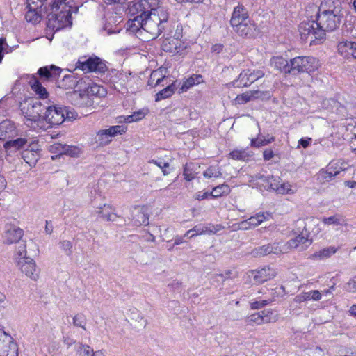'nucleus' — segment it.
I'll list each match as a JSON object with an SVG mask.
<instances>
[{
	"mask_svg": "<svg viewBox=\"0 0 356 356\" xmlns=\"http://www.w3.org/2000/svg\"><path fill=\"white\" fill-rule=\"evenodd\" d=\"M316 10V26H320L316 34L320 39H325V32L336 29L341 23V5L339 0H324Z\"/></svg>",
	"mask_w": 356,
	"mask_h": 356,
	"instance_id": "obj_1",
	"label": "nucleus"
},
{
	"mask_svg": "<svg viewBox=\"0 0 356 356\" xmlns=\"http://www.w3.org/2000/svg\"><path fill=\"white\" fill-rule=\"evenodd\" d=\"M47 15V26L59 31L72 25V13H76L78 8L73 0H49V6L44 7Z\"/></svg>",
	"mask_w": 356,
	"mask_h": 356,
	"instance_id": "obj_2",
	"label": "nucleus"
},
{
	"mask_svg": "<svg viewBox=\"0 0 356 356\" xmlns=\"http://www.w3.org/2000/svg\"><path fill=\"white\" fill-rule=\"evenodd\" d=\"M168 20L166 9L158 10V13L152 12L151 15L145 16L143 31L149 34V39L156 38L165 29V24Z\"/></svg>",
	"mask_w": 356,
	"mask_h": 356,
	"instance_id": "obj_3",
	"label": "nucleus"
},
{
	"mask_svg": "<svg viewBox=\"0 0 356 356\" xmlns=\"http://www.w3.org/2000/svg\"><path fill=\"white\" fill-rule=\"evenodd\" d=\"M291 73H311L318 67V60L312 56H297L291 59Z\"/></svg>",
	"mask_w": 356,
	"mask_h": 356,
	"instance_id": "obj_4",
	"label": "nucleus"
},
{
	"mask_svg": "<svg viewBox=\"0 0 356 356\" xmlns=\"http://www.w3.org/2000/svg\"><path fill=\"white\" fill-rule=\"evenodd\" d=\"M159 0H139L132 2L128 8L129 14L135 15L140 13L144 16L151 15L152 12L158 13V10L165 9L159 5Z\"/></svg>",
	"mask_w": 356,
	"mask_h": 356,
	"instance_id": "obj_5",
	"label": "nucleus"
},
{
	"mask_svg": "<svg viewBox=\"0 0 356 356\" xmlns=\"http://www.w3.org/2000/svg\"><path fill=\"white\" fill-rule=\"evenodd\" d=\"M316 24V19H308L302 22L299 25V31L302 39L309 41L311 44H317L324 40L317 37L316 33L320 30V26Z\"/></svg>",
	"mask_w": 356,
	"mask_h": 356,
	"instance_id": "obj_6",
	"label": "nucleus"
},
{
	"mask_svg": "<svg viewBox=\"0 0 356 356\" xmlns=\"http://www.w3.org/2000/svg\"><path fill=\"white\" fill-rule=\"evenodd\" d=\"M44 115L46 120L50 122L52 127L61 124L67 118H72V113L67 111L65 107L56 105L47 106Z\"/></svg>",
	"mask_w": 356,
	"mask_h": 356,
	"instance_id": "obj_7",
	"label": "nucleus"
},
{
	"mask_svg": "<svg viewBox=\"0 0 356 356\" xmlns=\"http://www.w3.org/2000/svg\"><path fill=\"white\" fill-rule=\"evenodd\" d=\"M76 67L86 72H95L97 73H104L107 67L105 63L97 56L86 58L83 57L79 59Z\"/></svg>",
	"mask_w": 356,
	"mask_h": 356,
	"instance_id": "obj_8",
	"label": "nucleus"
},
{
	"mask_svg": "<svg viewBox=\"0 0 356 356\" xmlns=\"http://www.w3.org/2000/svg\"><path fill=\"white\" fill-rule=\"evenodd\" d=\"M77 85L79 89H83L85 94L89 98L92 96L102 97L106 95V90L103 86L93 83L88 77L79 80Z\"/></svg>",
	"mask_w": 356,
	"mask_h": 356,
	"instance_id": "obj_9",
	"label": "nucleus"
},
{
	"mask_svg": "<svg viewBox=\"0 0 356 356\" xmlns=\"http://www.w3.org/2000/svg\"><path fill=\"white\" fill-rule=\"evenodd\" d=\"M18 269L27 277L33 281L38 280L40 277V268L37 266L35 261L32 258H21L16 262Z\"/></svg>",
	"mask_w": 356,
	"mask_h": 356,
	"instance_id": "obj_10",
	"label": "nucleus"
},
{
	"mask_svg": "<svg viewBox=\"0 0 356 356\" xmlns=\"http://www.w3.org/2000/svg\"><path fill=\"white\" fill-rule=\"evenodd\" d=\"M20 110L24 121L35 119L42 112V105L36 99H29L20 104Z\"/></svg>",
	"mask_w": 356,
	"mask_h": 356,
	"instance_id": "obj_11",
	"label": "nucleus"
},
{
	"mask_svg": "<svg viewBox=\"0 0 356 356\" xmlns=\"http://www.w3.org/2000/svg\"><path fill=\"white\" fill-rule=\"evenodd\" d=\"M40 145L36 141H31L29 145L21 152V156L23 160L31 168L34 167L40 158Z\"/></svg>",
	"mask_w": 356,
	"mask_h": 356,
	"instance_id": "obj_12",
	"label": "nucleus"
},
{
	"mask_svg": "<svg viewBox=\"0 0 356 356\" xmlns=\"http://www.w3.org/2000/svg\"><path fill=\"white\" fill-rule=\"evenodd\" d=\"M264 75V73L261 70H245L240 73L234 83L237 87H247Z\"/></svg>",
	"mask_w": 356,
	"mask_h": 356,
	"instance_id": "obj_13",
	"label": "nucleus"
},
{
	"mask_svg": "<svg viewBox=\"0 0 356 356\" xmlns=\"http://www.w3.org/2000/svg\"><path fill=\"white\" fill-rule=\"evenodd\" d=\"M310 244L311 242L308 239L307 236L298 235L286 243H282V253L288 252L293 249H296L298 251H303L307 249Z\"/></svg>",
	"mask_w": 356,
	"mask_h": 356,
	"instance_id": "obj_14",
	"label": "nucleus"
},
{
	"mask_svg": "<svg viewBox=\"0 0 356 356\" xmlns=\"http://www.w3.org/2000/svg\"><path fill=\"white\" fill-rule=\"evenodd\" d=\"M248 276L254 284H262L275 276V271L269 266H266L257 270H251Z\"/></svg>",
	"mask_w": 356,
	"mask_h": 356,
	"instance_id": "obj_15",
	"label": "nucleus"
},
{
	"mask_svg": "<svg viewBox=\"0 0 356 356\" xmlns=\"http://www.w3.org/2000/svg\"><path fill=\"white\" fill-rule=\"evenodd\" d=\"M269 181L272 191L278 194H294L297 191L296 185H293L289 181H282L280 177L270 178L268 179Z\"/></svg>",
	"mask_w": 356,
	"mask_h": 356,
	"instance_id": "obj_16",
	"label": "nucleus"
},
{
	"mask_svg": "<svg viewBox=\"0 0 356 356\" xmlns=\"http://www.w3.org/2000/svg\"><path fill=\"white\" fill-rule=\"evenodd\" d=\"M235 32L243 38L254 37L257 33V26L250 18L245 19L242 23L239 22L232 26Z\"/></svg>",
	"mask_w": 356,
	"mask_h": 356,
	"instance_id": "obj_17",
	"label": "nucleus"
},
{
	"mask_svg": "<svg viewBox=\"0 0 356 356\" xmlns=\"http://www.w3.org/2000/svg\"><path fill=\"white\" fill-rule=\"evenodd\" d=\"M23 234V230L19 227L11 224L6 225L3 235V242L6 244L17 243L20 241Z\"/></svg>",
	"mask_w": 356,
	"mask_h": 356,
	"instance_id": "obj_18",
	"label": "nucleus"
},
{
	"mask_svg": "<svg viewBox=\"0 0 356 356\" xmlns=\"http://www.w3.org/2000/svg\"><path fill=\"white\" fill-rule=\"evenodd\" d=\"M164 51L172 54H182L186 49V44L182 40L176 38H165L161 44Z\"/></svg>",
	"mask_w": 356,
	"mask_h": 356,
	"instance_id": "obj_19",
	"label": "nucleus"
},
{
	"mask_svg": "<svg viewBox=\"0 0 356 356\" xmlns=\"http://www.w3.org/2000/svg\"><path fill=\"white\" fill-rule=\"evenodd\" d=\"M283 254L282 243H268L254 248L252 251L254 257H264L269 254Z\"/></svg>",
	"mask_w": 356,
	"mask_h": 356,
	"instance_id": "obj_20",
	"label": "nucleus"
},
{
	"mask_svg": "<svg viewBox=\"0 0 356 356\" xmlns=\"http://www.w3.org/2000/svg\"><path fill=\"white\" fill-rule=\"evenodd\" d=\"M24 124L36 132L44 131L52 127L50 122L46 120V115L42 117L40 114L35 119L24 121Z\"/></svg>",
	"mask_w": 356,
	"mask_h": 356,
	"instance_id": "obj_21",
	"label": "nucleus"
},
{
	"mask_svg": "<svg viewBox=\"0 0 356 356\" xmlns=\"http://www.w3.org/2000/svg\"><path fill=\"white\" fill-rule=\"evenodd\" d=\"M79 90V91L75 90L69 93L67 95L68 99L72 102V104L76 106H90L92 104L91 98H89L87 95L85 94L83 88Z\"/></svg>",
	"mask_w": 356,
	"mask_h": 356,
	"instance_id": "obj_22",
	"label": "nucleus"
},
{
	"mask_svg": "<svg viewBox=\"0 0 356 356\" xmlns=\"http://www.w3.org/2000/svg\"><path fill=\"white\" fill-rule=\"evenodd\" d=\"M339 54L343 58H356V42L352 41H341L337 46Z\"/></svg>",
	"mask_w": 356,
	"mask_h": 356,
	"instance_id": "obj_23",
	"label": "nucleus"
},
{
	"mask_svg": "<svg viewBox=\"0 0 356 356\" xmlns=\"http://www.w3.org/2000/svg\"><path fill=\"white\" fill-rule=\"evenodd\" d=\"M29 143L31 141H29L25 138H19L6 141L3 145V147L8 154L15 153L17 151L21 152L29 145Z\"/></svg>",
	"mask_w": 356,
	"mask_h": 356,
	"instance_id": "obj_24",
	"label": "nucleus"
},
{
	"mask_svg": "<svg viewBox=\"0 0 356 356\" xmlns=\"http://www.w3.org/2000/svg\"><path fill=\"white\" fill-rule=\"evenodd\" d=\"M267 95V92H263L260 90H251L241 95H238L234 99V103L236 104H243L253 99H264Z\"/></svg>",
	"mask_w": 356,
	"mask_h": 356,
	"instance_id": "obj_25",
	"label": "nucleus"
},
{
	"mask_svg": "<svg viewBox=\"0 0 356 356\" xmlns=\"http://www.w3.org/2000/svg\"><path fill=\"white\" fill-rule=\"evenodd\" d=\"M222 229V225L219 224L214 225L209 223L207 225H196L192 229V231H194V233L190 236V238H193L197 235L216 234Z\"/></svg>",
	"mask_w": 356,
	"mask_h": 356,
	"instance_id": "obj_26",
	"label": "nucleus"
},
{
	"mask_svg": "<svg viewBox=\"0 0 356 356\" xmlns=\"http://www.w3.org/2000/svg\"><path fill=\"white\" fill-rule=\"evenodd\" d=\"M0 356H17V344L10 335L9 339L0 341Z\"/></svg>",
	"mask_w": 356,
	"mask_h": 356,
	"instance_id": "obj_27",
	"label": "nucleus"
},
{
	"mask_svg": "<svg viewBox=\"0 0 356 356\" xmlns=\"http://www.w3.org/2000/svg\"><path fill=\"white\" fill-rule=\"evenodd\" d=\"M164 71L165 70L161 68L154 70L150 74L148 81V86L151 87H156L160 85L163 86L165 84H168V79L164 74Z\"/></svg>",
	"mask_w": 356,
	"mask_h": 356,
	"instance_id": "obj_28",
	"label": "nucleus"
},
{
	"mask_svg": "<svg viewBox=\"0 0 356 356\" xmlns=\"http://www.w3.org/2000/svg\"><path fill=\"white\" fill-rule=\"evenodd\" d=\"M134 16L133 19L127 22V30L132 33H140L143 31L145 16L140 13Z\"/></svg>",
	"mask_w": 356,
	"mask_h": 356,
	"instance_id": "obj_29",
	"label": "nucleus"
},
{
	"mask_svg": "<svg viewBox=\"0 0 356 356\" xmlns=\"http://www.w3.org/2000/svg\"><path fill=\"white\" fill-rule=\"evenodd\" d=\"M322 222L325 225L337 227L338 229L347 225L346 218L339 213L329 217H323Z\"/></svg>",
	"mask_w": 356,
	"mask_h": 356,
	"instance_id": "obj_30",
	"label": "nucleus"
},
{
	"mask_svg": "<svg viewBox=\"0 0 356 356\" xmlns=\"http://www.w3.org/2000/svg\"><path fill=\"white\" fill-rule=\"evenodd\" d=\"M249 18L248 12L244 6L239 5L234 8L232 15L230 19L232 26L238 24L239 22L242 23L245 19Z\"/></svg>",
	"mask_w": 356,
	"mask_h": 356,
	"instance_id": "obj_31",
	"label": "nucleus"
},
{
	"mask_svg": "<svg viewBox=\"0 0 356 356\" xmlns=\"http://www.w3.org/2000/svg\"><path fill=\"white\" fill-rule=\"evenodd\" d=\"M15 134V127L10 120H3L0 123V140H4Z\"/></svg>",
	"mask_w": 356,
	"mask_h": 356,
	"instance_id": "obj_32",
	"label": "nucleus"
},
{
	"mask_svg": "<svg viewBox=\"0 0 356 356\" xmlns=\"http://www.w3.org/2000/svg\"><path fill=\"white\" fill-rule=\"evenodd\" d=\"M61 70L60 67H56L55 65L51 66H45L40 67L38 74L42 78H44L46 80H50L51 79H56L58 76H59Z\"/></svg>",
	"mask_w": 356,
	"mask_h": 356,
	"instance_id": "obj_33",
	"label": "nucleus"
},
{
	"mask_svg": "<svg viewBox=\"0 0 356 356\" xmlns=\"http://www.w3.org/2000/svg\"><path fill=\"white\" fill-rule=\"evenodd\" d=\"M149 215L146 208L142 207L136 209L133 216L134 223L137 226L147 225L149 224Z\"/></svg>",
	"mask_w": 356,
	"mask_h": 356,
	"instance_id": "obj_34",
	"label": "nucleus"
},
{
	"mask_svg": "<svg viewBox=\"0 0 356 356\" xmlns=\"http://www.w3.org/2000/svg\"><path fill=\"white\" fill-rule=\"evenodd\" d=\"M96 213L100 218L106 221H113L116 218L114 209L109 204H104L102 207H98Z\"/></svg>",
	"mask_w": 356,
	"mask_h": 356,
	"instance_id": "obj_35",
	"label": "nucleus"
},
{
	"mask_svg": "<svg viewBox=\"0 0 356 356\" xmlns=\"http://www.w3.org/2000/svg\"><path fill=\"white\" fill-rule=\"evenodd\" d=\"M271 65L275 68L279 70L284 73H291V60L289 62L287 60L282 57H273L270 60Z\"/></svg>",
	"mask_w": 356,
	"mask_h": 356,
	"instance_id": "obj_36",
	"label": "nucleus"
},
{
	"mask_svg": "<svg viewBox=\"0 0 356 356\" xmlns=\"http://www.w3.org/2000/svg\"><path fill=\"white\" fill-rule=\"evenodd\" d=\"M29 85L31 86V89L37 95H38L40 98H47L48 92L46 88L42 86L35 75H33L31 76V79L29 80Z\"/></svg>",
	"mask_w": 356,
	"mask_h": 356,
	"instance_id": "obj_37",
	"label": "nucleus"
},
{
	"mask_svg": "<svg viewBox=\"0 0 356 356\" xmlns=\"http://www.w3.org/2000/svg\"><path fill=\"white\" fill-rule=\"evenodd\" d=\"M252 151L245 149H235L229 154V157L234 160L247 161L253 156Z\"/></svg>",
	"mask_w": 356,
	"mask_h": 356,
	"instance_id": "obj_38",
	"label": "nucleus"
},
{
	"mask_svg": "<svg viewBox=\"0 0 356 356\" xmlns=\"http://www.w3.org/2000/svg\"><path fill=\"white\" fill-rule=\"evenodd\" d=\"M203 82V77L200 74H193L191 76L186 79L181 86V90L185 92L195 85H197Z\"/></svg>",
	"mask_w": 356,
	"mask_h": 356,
	"instance_id": "obj_39",
	"label": "nucleus"
},
{
	"mask_svg": "<svg viewBox=\"0 0 356 356\" xmlns=\"http://www.w3.org/2000/svg\"><path fill=\"white\" fill-rule=\"evenodd\" d=\"M79 81L72 74L65 75L63 79L59 82V87L65 89L73 88L75 86L78 87L77 82Z\"/></svg>",
	"mask_w": 356,
	"mask_h": 356,
	"instance_id": "obj_40",
	"label": "nucleus"
},
{
	"mask_svg": "<svg viewBox=\"0 0 356 356\" xmlns=\"http://www.w3.org/2000/svg\"><path fill=\"white\" fill-rule=\"evenodd\" d=\"M230 192L231 188L229 186L223 184L214 187L213 191L211 192V196L213 197H220L229 194Z\"/></svg>",
	"mask_w": 356,
	"mask_h": 356,
	"instance_id": "obj_41",
	"label": "nucleus"
},
{
	"mask_svg": "<svg viewBox=\"0 0 356 356\" xmlns=\"http://www.w3.org/2000/svg\"><path fill=\"white\" fill-rule=\"evenodd\" d=\"M148 113L149 109L147 108H143L138 111L134 112L132 115H127L125 118V122L127 123H131L133 122L139 121L143 119Z\"/></svg>",
	"mask_w": 356,
	"mask_h": 356,
	"instance_id": "obj_42",
	"label": "nucleus"
},
{
	"mask_svg": "<svg viewBox=\"0 0 356 356\" xmlns=\"http://www.w3.org/2000/svg\"><path fill=\"white\" fill-rule=\"evenodd\" d=\"M166 88L159 92L156 95V101H160L161 99L170 97L175 92L176 88L175 83L167 84Z\"/></svg>",
	"mask_w": 356,
	"mask_h": 356,
	"instance_id": "obj_43",
	"label": "nucleus"
},
{
	"mask_svg": "<svg viewBox=\"0 0 356 356\" xmlns=\"http://www.w3.org/2000/svg\"><path fill=\"white\" fill-rule=\"evenodd\" d=\"M275 140V137L270 136L268 138H263L260 134H258L256 138H253L250 141V146L254 147H260L267 145Z\"/></svg>",
	"mask_w": 356,
	"mask_h": 356,
	"instance_id": "obj_44",
	"label": "nucleus"
},
{
	"mask_svg": "<svg viewBox=\"0 0 356 356\" xmlns=\"http://www.w3.org/2000/svg\"><path fill=\"white\" fill-rule=\"evenodd\" d=\"M337 252V248L334 246H330L326 248H323L316 252H315L313 255V258L324 259L330 257L331 255L334 254Z\"/></svg>",
	"mask_w": 356,
	"mask_h": 356,
	"instance_id": "obj_45",
	"label": "nucleus"
},
{
	"mask_svg": "<svg viewBox=\"0 0 356 356\" xmlns=\"http://www.w3.org/2000/svg\"><path fill=\"white\" fill-rule=\"evenodd\" d=\"M27 251H26V245L24 241L18 242V245L17 247L15 254V263L18 262L21 258L22 259H29V257H27Z\"/></svg>",
	"mask_w": 356,
	"mask_h": 356,
	"instance_id": "obj_46",
	"label": "nucleus"
},
{
	"mask_svg": "<svg viewBox=\"0 0 356 356\" xmlns=\"http://www.w3.org/2000/svg\"><path fill=\"white\" fill-rule=\"evenodd\" d=\"M261 312L264 323H275L278 320V314L272 309H265Z\"/></svg>",
	"mask_w": 356,
	"mask_h": 356,
	"instance_id": "obj_47",
	"label": "nucleus"
},
{
	"mask_svg": "<svg viewBox=\"0 0 356 356\" xmlns=\"http://www.w3.org/2000/svg\"><path fill=\"white\" fill-rule=\"evenodd\" d=\"M259 226L256 215L251 216L247 220H243L238 223V228L243 230L254 228Z\"/></svg>",
	"mask_w": 356,
	"mask_h": 356,
	"instance_id": "obj_48",
	"label": "nucleus"
},
{
	"mask_svg": "<svg viewBox=\"0 0 356 356\" xmlns=\"http://www.w3.org/2000/svg\"><path fill=\"white\" fill-rule=\"evenodd\" d=\"M332 164H328L325 169L320 170L318 173V179L321 181H329L334 177V172H332Z\"/></svg>",
	"mask_w": 356,
	"mask_h": 356,
	"instance_id": "obj_49",
	"label": "nucleus"
},
{
	"mask_svg": "<svg viewBox=\"0 0 356 356\" xmlns=\"http://www.w3.org/2000/svg\"><path fill=\"white\" fill-rule=\"evenodd\" d=\"M42 12V10L28 9V11L25 15V18L28 22L31 23L39 22L40 21Z\"/></svg>",
	"mask_w": 356,
	"mask_h": 356,
	"instance_id": "obj_50",
	"label": "nucleus"
},
{
	"mask_svg": "<svg viewBox=\"0 0 356 356\" xmlns=\"http://www.w3.org/2000/svg\"><path fill=\"white\" fill-rule=\"evenodd\" d=\"M222 175L220 168L218 165L210 166L204 172L205 178H218Z\"/></svg>",
	"mask_w": 356,
	"mask_h": 356,
	"instance_id": "obj_51",
	"label": "nucleus"
},
{
	"mask_svg": "<svg viewBox=\"0 0 356 356\" xmlns=\"http://www.w3.org/2000/svg\"><path fill=\"white\" fill-rule=\"evenodd\" d=\"M95 139L99 145H106L111 142V138L106 134L104 129L99 130L97 133Z\"/></svg>",
	"mask_w": 356,
	"mask_h": 356,
	"instance_id": "obj_52",
	"label": "nucleus"
},
{
	"mask_svg": "<svg viewBox=\"0 0 356 356\" xmlns=\"http://www.w3.org/2000/svg\"><path fill=\"white\" fill-rule=\"evenodd\" d=\"M80 352L83 356H106L102 350L94 351L89 346L86 345L80 347Z\"/></svg>",
	"mask_w": 356,
	"mask_h": 356,
	"instance_id": "obj_53",
	"label": "nucleus"
},
{
	"mask_svg": "<svg viewBox=\"0 0 356 356\" xmlns=\"http://www.w3.org/2000/svg\"><path fill=\"white\" fill-rule=\"evenodd\" d=\"M104 131H106V134L111 138L117 136L118 134H123L125 133L126 129L123 126L115 125L110 127L108 129H104Z\"/></svg>",
	"mask_w": 356,
	"mask_h": 356,
	"instance_id": "obj_54",
	"label": "nucleus"
},
{
	"mask_svg": "<svg viewBox=\"0 0 356 356\" xmlns=\"http://www.w3.org/2000/svg\"><path fill=\"white\" fill-rule=\"evenodd\" d=\"M86 316L83 314H77L73 317V325L75 327H81L86 330Z\"/></svg>",
	"mask_w": 356,
	"mask_h": 356,
	"instance_id": "obj_55",
	"label": "nucleus"
},
{
	"mask_svg": "<svg viewBox=\"0 0 356 356\" xmlns=\"http://www.w3.org/2000/svg\"><path fill=\"white\" fill-rule=\"evenodd\" d=\"M44 1L47 3L48 0H26L27 8L42 10V6L44 5Z\"/></svg>",
	"mask_w": 356,
	"mask_h": 356,
	"instance_id": "obj_56",
	"label": "nucleus"
},
{
	"mask_svg": "<svg viewBox=\"0 0 356 356\" xmlns=\"http://www.w3.org/2000/svg\"><path fill=\"white\" fill-rule=\"evenodd\" d=\"M254 178L257 180L260 181V186L264 187L266 190H272L271 186H270V181L268 182V179L270 178H275L273 176H264L263 175H256Z\"/></svg>",
	"mask_w": 356,
	"mask_h": 356,
	"instance_id": "obj_57",
	"label": "nucleus"
},
{
	"mask_svg": "<svg viewBox=\"0 0 356 356\" xmlns=\"http://www.w3.org/2000/svg\"><path fill=\"white\" fill-rule=\"evenodd\" d=\"M274 298H268L264 300H252L251 304V308L253 309H258L261 307H264V306L270 304V302H273Z\"/></svg>",
	"mask_w": 356,
	"mask_h": 356,
	"instance_id": "obj_58",
	"label": "nucleus"
},
{
	"mask_svg": "<svg viewBox=\"0 0 356 356\" xmlns=\"http://www.w3.org/2000/svg\"><path fill=\"white\" fill-rule=\"evenodd\" d=\"M246 321L249 323H255L257 325L264 324L261 312H259L248 316Z\"/></svg>",
	"mask_w": 356,
	"mask_h": 356,
	"instance_id": "obj_59",
	"label": "nucleus"
},
{
	"mask_svg": "<svg viewBox=\"0 0 356 356\" xmlns=\"http://www.w3.org/2000/svg\"><path fill=\"white\" fill-rule=\"evenodd\" d=\"M65 148V149L63 154H66L72 157L78 156L81 152V149L77 146L66 145Z\"/></svg>",
	"mask_w": 356,
	"mask_h": 356,
	"instance_id": "obj_60",
	"label": "nucleus"
},
{
	"mask_svg": "<svg viewBox=\"0 0 356 356\" xmlns=\"http://www.w3.org/2000/svg\"><path fill=\"white\" fill-rule=\"evenodd\" d=\"M259 225L273 218L272 213L268 211H260L255 214Z\"/></svg>",
	"mask_w": 356,
	"mask_h": 356,
	"instance_id": "obj_61",
	"label": "nucleus"
},
{
	"mask_svg": "<svg viewBox=\"0 0 356 356\" xmlns=\"http://www.w3.org/2000/svg\"><path fill=\"white\" fill-rule=\"evenodd\" d=\"M60 248L63 250L65 254L70 256L72 253V243L70 241H63L60 243Z\"/></svg>",
	"mask_w": 356,
	"mask_h": 356,
	"instance_id": "obj_62",
	"label": "nucleus"
},
{
	"mask_svg": "<svg viewBox=\"0 0 356 356\" xmlns=\"http://www.w3.org/2000/svg\"><path fill=\"white\" fill-rule=\"evenodd\" d=\"M150 163L155 164L161 169H162L164 175H167L169 173V172L166 170V168L169 167V163L168 162L163 161L152 160Z\"/></svg>",
	"mask_w": 356,
	"mask_h": 356,
	"instance_id": "obj_63",
	"label": "nucleus"
},
{
	"mask_svg": "<svg viewBox=\"0 0 356 356\" xmlns=\"http://www.w3.org/2000/svg\"><path fill=\"white\" fill-rule=\"evenodd\" d=\"M346 290L350 293L356 292V276L350 280L347 283Z\"/></svg>",
	"mask_w": 356,
	"mask_h": 356,
	"instance_id": "obj_64",
	"label": "nucleus"
}]
</instances>
